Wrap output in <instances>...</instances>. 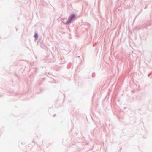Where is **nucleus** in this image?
Segmentation results:
<instances>
[{"label": "nucleus", "instance_id": "nucleus-1", "mask_svg": "<svg viewBox=\"0 0 152 152\" xmlns=\"http://www.w3.org/2000/svg\"><path fill=\"white\" fill-rule=\"evenodd\" d=\"M75 15H71L68 20V23H71L72 19L75 18Z\"/></svg>", "mask_w": 152, "mask_h": 152}, {"label": "nucleus", "instance_id": "nucleus-2", "mask_svg": "<svg viewBox=\"0 0 152 152\" xmlns=\"http://www.w3.org/2000/svg\"><path fill=\"white\" fill-rule=\"evenodd\" d=\"M34 37L36 38H37L38 37V35L37 34H35L34 36Z\"/></svg>", "mask_w": 152, "mask_h": 152}]
</instances>
